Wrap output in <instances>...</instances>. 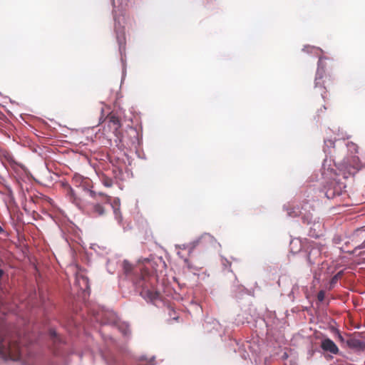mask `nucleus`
Here are the masks:
<instances>
[{
  "mask_svg": "<svg viewBox=\"0 0 365 365\" xmlns=\"http://www.w3.org/2000/svg\"><path fill=\"white\" fill-rule=\"evenodd\" d=\"M333 67V62L331 61L328 58H319L314 84L315 88L323 89L321 94L324 99L327 98L326 93L327 91V87L331 83V76L329 72V71H331Z\"/></svg>",
  "mask_w": 365,
  "mask_h": 365,
  "instance_id": "nucleus-1",
  "label": "nucleus"
},
{
  "mask_svg": "<svg viewBox=\"0 0 365 365\" xmlns=\"http://www.w3.org/2000/svg\"><path fill=\"white\" fill-rule=\"evenodd\" d=\"M338 338L341 341H344V338L340 333H338Z\"/></svg>",
  "mask_w": 365,
  "mask_h": 365,
  "instance_id": "nucleus-20",
  "label": "nucleus"
},
{
  "mask_svg": "<svg viewBox=\"0 0 365 365\" xmlns=\"http://www.w3.org/2000/svg\"><path fill=\"white\" fill-rule=\"evenodd\" d=\"M125 269L126 272H128L129 269H130V265L127 264V263L124 262Z\"/></svg>",
  "mask_w": 365,
  "mask_h": 365,
  "instance_id": "nucleus-17",
  "label": "nucleus"
},
{
  "mask_svg": "<svg viewBox=\"0 0 365 365\" xmlns=\"http://www.w3.org/2000/svg\"><path fill=\"white\" fill-rule=\"evenodd\" d=\"M142 287L140 295L147 301L153 302L160 299V294L159 292L155 290L153 288H149L145 283L142 284Z\"/></svg>",
  "mask_w": 365,
  "mask_h": 365,
  "instance_id": "nucleus-7",
  "label": "nucleus"
},
{
  "mask_svg": "<svg viewBox=\"0 0 365 365\" xmlns=\"http://www.w3.org/2000/svg\"><path fill=\"white\" fill-rule=\"evenodd\" d=\"M148 280H150V278L148 277H143V281L147 282Z\"/></svg>",
  "mask_w": 365,
  "mask_h": 365,
  "instance_id": "nucleus-21",
  "label": "nucleus"
},
{
  "mask_svg": "<svg viewBox=\"0 0 365 365\" xmlns=\"http://www.w3.org/2000/svg\"><path fill=\"white\" fill-rule=\"evenodd\" d=\"M114 212L115 213V215H117V210H115Z\"/></svg>",
  "mask_w": 365,
  "mask_h": 365,
  "instance_id": "nucleus-22",
  "label": "nucleus"
},
{
  "mask_svg": "<svg viewBox=\"0 0 365 365\" xmlns=\"http://www.w3.org/2000/svg\"><path fill=\"white\" fill-rule=\"evenodd\" d=\"M108 125L110 131L115 135H118L121 123L118 117L115 114L110 113L107 116Z\"/></svg>",
  "mask_w": 365,
  "mask_h": 365,
  "instance_id": "nucleus-8",
  "label": "nucleus"
},
{
  "mask_svg": "<svg viewBox=\"0 0 365 365\" xmlns=\"http://www.w3.org/2000/svg\"><path fill=\"white\" fill-rule=\"evenodd\" d=\"M1 230H2V229L0 227V231H1Z\"/></svg>",
  "mask_w": 365,
  "mask_h": 365,
  "instance_id": "nucleus-24",
  "label": "nucleus"
},
{
  "mask_svg": "<svg viewBox=\"0 0 365 365\" xmlns=\"http://www.w3.org/2000/svg\"><path fill=\"white\" fill-rule=\"evenodd\" d=\"M312 206L308 201H304L300 205H287L285 210L288 216L291 217H302V221L305 224H309L312 220V215L310 212Z\"/></svg>",
  "mask_w": 365,
  "mask_h": 365,
  "instance_id": "nucleus-3",
  "label": "nucleus"
},
{
  "mask_svg": "<svg viewBox=\"0 0 365 365\" xmlns=\"http://www.w3.org/2000/svg\"><path fill=\"white\" fill-rule=\"evenodd\" d=\"M358 248H359V249H364V248H365V241H364V242H362V243H361V244L358 247Z\"/></svg>",
  "mask_w": 365,
  "mask_h": 365,
  "instance_id": "nucleus-19",
  "label": "nucleus"
},
{
  "mask_svg": "<svg viewBox=\"0 0 365 365\" xmlns=\"http://www.w3.org/2000/svg\"><path fill=\"white\" fill-rule=\"evenodd\" d=\"M49 336L54 344L61 342L60 336L57 334L55 330L51 329L49 331Z\"/></svg>",
  "mask_w": 365,
  "mask_h": 365,
  "instance_id": "nucleus-13",
  "label": "nucleus"
},
{
  "mask_svg": "<svg viewBox=\"0 0 365 365\" xmlns=\"http://www.w3.org/2000/svg\"><path fill=\"white\" fill-rule=\"evenodd\" d=\"M91 212L93 216L98 217L105 214V209L101 205L97 203L93 205Z\"/></svg>",
  "mask_w": 365,
  "mask_h": 365,
  "instance_id": "nucleus-12",
  "label": "nucleus"
},
{
  "mask_svg": "<svg viewBox=\"0 0 365 365\" xmlns=\"http://www.w3.org/2000/svg\"><path fill=\"white\" fill-rule=\"evenodd\" d=\"M324 143H325V146L327 148L334 146V142L331 140H325Z\"/></svg>",
  "mask_w": 365,
  "mask_h": 365,
  "instance_id": "nucleus-16",
  "label": "nucleus"
},
{
  "mask_svg": "<svg viewBox=\"0 0 365 365\" xmlns=\"http://www.w3.org/2000/svg\"><path fill=\"white\" fill-rule=\"evenodd\" d=\"M210 238V236L209 235H205L201 237V240H207Z\"/></svg>",
  "mask_w": 365,
  "mask_h": 365,
  "instance_id": "nucleus-18",
  "label": "nucleus"
},
{
  "mask_svg": "<svg viewBox=\"0 0 365 365\" xmlns=\"http://www.w3.org/2000/svg\"><path fill=\"white\" fill-rule=\"evenodd\" d=\"M323 351L336 355L339 352V349L336 344L330 339L326 338L323 339L320 345Z\"/></svg>",
  "mask_w": 365,
  "mask_h": 365,
  "instance_id": "nucleus-9",
  "label": "nucleus"
},
{
  "mask_svg": "<svg viewBox=\"0 0 365 365\" xmlns=\"http://www.w3.org/2000/svg\"><path fill=\"white\" fill-rule=\"evenodd\" d=\"M23 349L15 339L5 337L0 339V355L5 359L20 360Z\"/></svg>",
  "mask_w": 365,
  "mask_h": 365,
  "instance_id": "nucleus-2",
  "label": "nucleus"
},
{
  "mask_svg": "<svg viewBox=\"0 0 365 365\" xmlns=\"http://www.w3.org/2000/svg\"><path fill=\"white\" fill-rule=\"evenodd\" d=\"M76 281L77 285L82 291L86 292L90 289L89 280L87 277L83 274H78Z\"/></svg>",
  "mask_w": 365,
  "mask_h": 365,
  "instance_id": "nucleus-10",
  "label": "nucleus"
},
{
  "mask_svg": "<svg viewBox=\"0 0 365 365\" xmlns=\"http://www.w3.org/2000/svg\"><path fill=\"white\" fill-rule=\"evenodd\" d=\"M339 168L340 171L343 172L345 178H348V175H354L361 168L359 158L352 156L344 160V162L340 164Z\"/></svg>",
  "mask_w": 365,
  "mask_h": 365,
  "instance_id": "nucleus-4",
  "label": "nucleus"
},
{
  "mask_svg": "<svg viewBox=\"0 0 365 365\" xmlns=\"http://www.w3.org/2000/svg\"><path fill=\"white\" fill-rule=\"evenodd\" d=\"M345 187L344 183L334 180L328 184L325 195L329 199L334 198L336 196L341 195Z\"/></svg>",
  "mask_w": 365,
  "mask_h": 365,
  "instance_id": "nucleus-5",
  "label": "nucleus"
},
{
  "mask_svg": "<svg viewBox=\"0 0 365 365\" xmlns=\"http://www.w3.org/2000/svg\"><path fill=\"white\" fill-rule=\"evenodd\" d=\"M325 297V292L323 290H321L317 294V299L319 302H322L324 299Z\"/></svg>",
  "mask_w": 365,
  "mask_h": 365,
  "instance_id": "nucleus-15",
  "label": "nucleus"
},
{
  "mask_svg": "<svg viewBox=\"0 0 365 365\" xmlns=\"http://www.w3.org/2000/svg\"><path fill=\"white\" fill-rule=\"evenodd\" d=\"M101 181L107 187H110L113 185V180L105 175H101Z\"/></svg>",
  "mask_w": 365,
  "mask_h": 365,
  "instance_id": "nucleus-14",
  "label": "nucleus"
},
{
  "mask_svg": "<svg viewBox=\"0 0 365 365\" xmlns=\"http://www.w3.org/2000/svg\"><path fill=\"white\" fill-rule=\"evenodd\" d=\"M65 187L66 188V195L69 198V200L74 204L78 205L79 200L75 195L74 190L73 188L68 184H63Z\"/></svg>",
  "mask_w": 365,
  "mask_h": 365,
  "instance_id": "nucleus-11",
  "label": "nucleus"
},
{
  "mask_svg": "<svg viewBox=\"0 0 365 365\" xmlns=\"http://www.w3.org/2000/svg\"><path fill=\"white\" fill-rule=\"evenodd\" d=\"M364 333H355L353 337L349 338L346 341L349 347L359 350L365 349V339H364Z\"/></svg>",
  "mask_w": 365,
  "mask_h": 365,
  "instance_id": "nucleus-6",
  "label": "nucleus"
},
{
  "mask_svg": "<svg viewBox=\"0 0 365 365\" xmlns=\"http://www.w3.org/2000/svg\"><path fill=\"white\" fill-rule=\"evenodd\" d=\"M99 195H102V196H103V195H103V193L100 192V193H99Z\"/></svg>",
  "mask_w": 365,
  "mask_h": 365,
  "instance_id": "nucleus-23",
  "label": "nucleus"
}]
</instances>
